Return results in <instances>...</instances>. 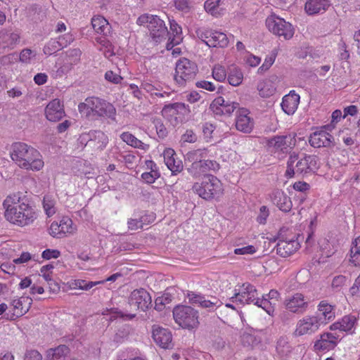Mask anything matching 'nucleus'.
I'll list each match as a JSON object with an SVG mask.
<instances>
[{
  "mask_svg": "<svg viewBox=\"0 0 360 360\" xmlns=\"http://www.w3.org/2000/svg\"><path fill=\"white\" fill-rule=\"evenodd\" d=\"M3 207L5 209L6 219L19 226H28L37 217L34 210L20 192L8 195L3 202Z\"/></svg>",
  "mask_w": 360,
  "mask_h": 360,
  "instance_id": "f257e3e1",
  "label": "nucleus"
},
{
  "mask_svg": "<svg viewBox=\"0 0 360 360\" xmlns=\"http://www.w3.org/2000/svg\"><path fill=\"white\" fill-rule=\"evenodd\" d=\"M10 157L19 167L26 170L39 171L44 166L40 153L25 143H13L11 146Z\"/></svg>",
  "mask_w": 360,
  "mask_h": 360,
  "instance_id": "f03ea898",
  "label": "nucleus"
},
{
  "mask_svg": "<svg viewBox=\"0 0 360 360\" xmlns=\"http://www.w3.org/2000/svg\"><path fill=\"white\" fill-rule=\"evenodd\" d=\"M81 115L90 120H98L102 118L115 120L116 109L114 105L105 99L97 96L86 98L78 105Z\"/></svg>",
  "mask_w": 360,
  "mask_h": 360,
  "instance_id": "7ed1b4c3",
  "label": "nucleus"
},
{
  "mask_svg": "<svg viewBox=\"0 0 360 360\" xmlns=\"http://www.w3.org/2000/svg\"><path fill=\"white\" fill-rule=\"evenodd\" d=\"M319 167V158L311 155H290L287 162L285 176L292 178L295 175H302L314 172Z\"/></svg>",
  "mask_w": 360,
  "mask_h": 360,
  "instance_id": "20e7f679",
  "label": "nucleus"
},
{
  "mask_svg": "<svg viewBox=\"0 0 360 360\" xmlns=\"http://www.w3.org/2000/svg\"><path fill=\"white\" fill-rule=\"evenodd\" d=\"M192 190L206 200L219 197L223 193L221 181L213 175L204 176L193 185Z\"/></svg>",
  "mask_w": 360,
  "mask_h": 360,
  "instance_id": "39448f33",
  "label": "nucleus"
},
{
  "mask_svg": "<svg viewBox=\"0 0 360 360\" xmlns=\"http://www.w3.org/2000/svg\"><path fill=\"white\" fill-rule=\"evenodd\" d=\"M139 25H146L150 36L155 43H160L168 36L169 32L162 20L157 15L143 14L136 21Z\"/></svg>",
  "mask_w": 360,
  "mask_h": 360,
  "instance_id": "423d86ee",
  "label": "nucleus"
},
{
  "mask_svg": "<svg viewBox=\"0 0 360 360\" xmlns=\"http://www.w3.org/2000/svg\"><path fill=\"white\" fill-rule=\"evenodd\" d=\"M198 71L197 65L186 58H180L176 63L174 79L179 86H185L193 81Z\"/></svg>",
  "mask_w": 360,
  "mask_h": 360,
  "instance_id": "0eeeda50",
  "label": "nucleus"
},
{
  "mask_svg": "<svg viewBox=\"0 0 360 360\" xmlns=\"http://www.w3.org/2000/svg\"><path fill=\"white\" fill-rule=\"evenodd\" d=\"M173 316L183 328L193 329L199 325L198 311L189 306H176L173 309Z\"/></svg>",
  "mask_w": 360,
  "mask_h": 360,
  "instance_id": "6e6552de",
  "label": "nucleus"
},
{
  "mask_svg": "<svg viewBox=\"0 0 360 360\" xmlns=\"http://www.w3.org/2000/svg\"><path fill=\"white\" fill-rule=\"evenodd\" d=\"M266 25L271 32L285 40L290 39L295 34L292 25L275 14L266 18Z\"/></svg>",
  "mask_w": 360,
  "mask_h": 360,
  "instance_id": "1a4fd4ad",
  "label": "nucleus"
},
{
  "mask_svg": "<svg viewBox=\"0 0 360 360\" xmlns=\"http://www.w3.org/2000/svg\"><path fill=\"white\" fill-rule=\"evenodd\" d=\"M323 322L320 316H305L297 321L293 335L295 337L311 335L319 330Z\"/></svg>",
  "mask_w": 360,
  "mask_h": 360,
  "instance_id": "9d476101",
  "label": "nucleus"
},
{
  "mask_svg": "<svg viewBox=\"0 0 360 360\" xmlns=\"http://www.w3.org/2000/svg\"><path fill=\"white\" fill-rule=\"evenodd\" d=\"M151 297L144 289L134 290L129 297L130 309L136 311L139 309L146 311L151 304Z\"/></svg>",
  "mask_w": 360,
  "mask_h": 360,
  "instance_id": "9b49d317",
  "label": "nucleus"
},
{
  "mask_svg": "<svg viewBox=\"0 0 360 360\" xmlns=\"http://www.w3.org/2000/svg\"><path fill=\"white\" fill-rule=\"evenodd\" d=\"M257 295L255 286L250 283H244L238 290H236L234 295L229 300L236 304H254Z\"/></svg>",
  "mask_w": 360,
  "mask_h": 360,
  "instance_id": "f8f14e48",
  "label": "nucleus"
},
{
  "mask_svg": "<svg viewBox=\"0 0 360 360\" xmlns=\"http://www.w3.org/2000/svg\"><path fill=\"white\" fill-rule=\"evenodd\" d=\"M75 231L76 228L68 217H63L59 222H52L49 230V234L57 238H62L67 234H73Z\"/></svg>",
  "mask_w": 360,
  "mask_h": 360,
  "instance_id": "ddd939ff",
  "label": "nucleus"
},
{
  "mask_svg": "<svg viewBox=\"0 0 360 360\" xmlns=\"http://www.w3.org/2000/svg\"><path fill=\"white\" fill-rule=\"evenodd\" d=\"M186 297L191 304L206 309L208 311H214L221 304L220 300L217 297H212L210 299H207L205 296L191 291L188 292Z\"/></svg>",
  "mask_w": 360,
  "mask_h": 360,
  "instance_id": "4468645a",
  "label": "nucleus"
},
{
  "mask_svg": "<svg viewBox=\"0 0 360 360\" xmlns=\"http://www.w3.org/2000/svg\"><path fill=\"white\" fill-rule=\"evenodd\" d=\"M207 157L208 150L205 148H198L188 152L186 155V160L191 163L188 171L193 175L198 176L199 168L202 167V163Z\"/></svg>",
  "mask_w": 360,
  "mask_h": 360,
  "instance_id": "2eb2a0df",
  "label": "nucleus"
},
{
  "mask_svg": "<svg viewBox=\"0 0 360 360\" xmlns=\"http://www.w3.org/2000/svg\"><path fill=\"white\" fill-rule=\"evenodd\" d=\"M200 37L210 47L225 48L229 44L226 34L221 32L206 30Z\"/></svg>",
  "mask_w": 360,
  "mask_h": 360,
  "instance_id": "dca6fc26",
  "label": "nucleus"
},
{
  "mask_svg": "<svg viewBox=\"0 0 360 360\" xmlns=\"http://www.w3.org/2000/svg\"><path fill=\"white\" fill-rule=\"evenodd\" d=\"M284 305L290 312L302 314L308 307V302L303 294L297 292L285 298Z\"/></svg>",
  "mask_w": 360,
  "mask_h": 360,
  "instance_id": "f3484780",
  "label": "nucleus"
},
{
  "mask_svg": "<svg viewBox=\"0 0 360 360\" xmlns=\"http://www.w3.org/2000/svg\"><path fill=\"white\" fill-rule=\"evenodd\" d=\"M238 103L225 100L223 97L216 98L210 104V109L217 115H230L238 107Z\"/></svg>",
  "mask_w": 360,
  "mask_h": 360,
  "instance_id": "a211bd4d",
  "label": "nucleus"
},
{
  "mask_svg": "<svg viewBox=\"0 0 360 360\" xmlns=\"http://www.w3.org/2000/svg\"><path fill=\"white\" fill-rule=\"evenodd\" d=\"M296 144L295 134L277 136L269 141V146L273 147L276 151L288 152Z\"/></svg>",
  "mask_w": 360,
  "mask_h": 360,
  "instance_id": "6ab92c4d",
  "label": "nucleus"
},
{
  "mask_svg": "<svg viewBox=\"0 0 360 360\" xmlns=\"http://www.w3.org/2000/svg\"><path fill=\"white\" fill-rule=\"evenodd\" d=\"M81 141H86V145L94 144L97 149L103 150L108 143V138L105 133L100 130L90 131L80 136Z\"/></svg>",
  "mask_w": 360,
  "mask_h": 360,
  "instance_id": "aec40b11",
  "label": "nucleus"
},
{
  "mask_svg": "<svg viewBox=\"0 0 360 360\" xmlns=\"http://www.w3.org/2000/svg\"><path fill=\"white\" fill-rule=\"evenodd\" d=\"M45 116L50 122H58L65 116L63 105L58 99L50 101L45 108Z\"/></svg>",
  "mask_w": 360,
  "mask_h": 360,
  "instance_id": "412c9836",
  "label": "nucleus"
},
{
  "mask_svg": "<svg viewBox=\"0 0 360 360\" xmlns=\"http://www.w3.org/2000/svg\"><path fill=\"white\" fill-rule=\"evenodd\" d=\"M339 336L331 333H324L314 342V348L318 352L329 351L334 349L338 342Z\"/></svg>",
  "mask_w": 360,
  "mask_h": 360,
  "instance_id": "4be33fe9",
  "label": "nucleus"
},
{
  "mask_svg": "<svg viewBox=\"0 0 360 360\" xmlns=\"http://www.w3.org/2000/svg\"><path fill=\"white\" fill-rule=\"evenodd\" d=\"M246 108H240L237 112L236 119V129L243 133H250L254 127V121L249 115Z\"/></svg>",
  "mask_w": 360,
  "mask_h": 360,
  "instance_id": "5701e85b",
  "label": "nucleus"
},
{
  "mask_svg": "<svg viewBox=\"0 0 360 360\" xmlns=\"http://www.w3.org/2000/svg\"><path fill=\"white\" fill-rule=\"evenodd\" d=\"M153 338L162 348L169 349L172 347V335L168 329L155 327L153 330Z\"/></svg>",
  "mask_w": 360,
  "mask_h": 360,
  "instance_id": "b1692460",
  "label": "nucleus"
},
{
  "mask_svg": "<svg viewBox=\"0 0 360 360\" xmlns=\"http://www.w3.org/2000/svg\"><path fill=\"white\" fill-rule=\"evenodd\" d=\"M333 137L325 130L314 131L309 137V143L314 148L330 147L333 144Z\"/></svg>",
  "mask_w": 360,
  "mask_h": 360,
  "instance_id": "393cba45",
  "label": "nucleus"
},
{
  "mask_svg": "<svg viewBox=\"0 0 360 360\" xmlns=\"http://www.w3.org/2000/svg\"><path fill=\"white\" fill-rule=\"evenodd\" d=\"M163 157L165 165L172 172V174H176L182 171V162L175 158L176 153L172 148H166L163 152Z\"/></svg>",
  "mask_w": 360,
  "mask_h": 360,
  "instance_id": "a878e982",
  "label": "nucleus"
},
{
  "mask_svg": "<svg viewBox=\"0 0 360 360\" xmlns=\"http://www.w3.org/2000/svg\"><path fill=\"white\" fill-rule=\"evenodd\" d=\"M273 203L283 212L290 211L292 203L290 198L281 190H275L271 195Z\"/></svg>",
  "mask_w": 360,
  "mask_h": 360,
  "instance_id": "bb28decb",
  "label": "nucleus"
},
{
  "mask_svg": "<svg viewBox=\"0 0 360 360\" xmlns=\"http://www.w3.org/2000/svg\"><path fill=\"white\" fill-rule=\"evenodd\" d=\"M32 303V300L30 297L22 296L18 299H15L11 302L13 307V314L11 319H13V316L19 317L26 314Z\"/></svg>",
  "mask_w": 360,
  "mask_h": 360,
  "instance_id": "cd10ccee",
  "label": "nucleus"
},
{
  "mask_svg": "<svg viewBox=\"0 0 360 360\" xmlns=\"http://www.w3.org/2000/svg\"><path fill=\"white\" fill-rule=\"evenodd\" d=\"M300 248L297 240H281L277 243L276 253L282 257H287L295 252Z\"/></svg>",
  "mask_w": 360,
  "mask_h": 360,
  "instance_id": "c85d7f7f",
  "label": "nucleus"
},
{
  "mask_svg": "<svg viewBox=\"0 0 360 360\" xmlns=\"http://www.w3.org/2000/svg\"><path fill=\"white\" fill-rule=\"evenodd\" d=\"M300 99V96L295 94V91H291L283 98L281 103L283 110L289 115H293L297 109Z\"/></svg>",
  "mask_w": 360,
  "mask_h": 360,
  "instance_id": "c756f323",
  "label": "nucleus"
},
{
  "mask_svg": "<svg viewBox=\"0 0 360 360\" xmlns=\"http://www.w3.org/2000/svg\"><path fill=\"white\" fill-rule=\"evenodd\" d=\"M356 323V319L354 316H345L340 321L333 323L330 326L332 330H339L345 332H352Z\"/></svg>",
  "mask_w": 360,
  "mask_h": 360,
  "instance_id": "7c9ffc66",
  "label": "nucleus"
},
{
  "mask_svg": "<svg viewBox=\"0 0 360 360\" xmlns=\"http://www.w3.org/2000/svg\"><path fill=\"white\" fill-rule=\"evenodd\" d=\"M328 0H308L305 4V11L309 15H314L326 11L329 6Z\"/></svg>",
  "mask_w": 360,
  "mask_h": 360,
  "instance_id": "2f4dec72",
  "label": "nucleus"
},
{
  "mask_svg": "<svg viewBox=\"0 0 360 360\" xmlns=\"http://www.w3.org/2000/svg\"><path fill=\"white\" fill-rule=\"evenodd\" d=\"M91 25L95 32L98 34L106 35L110 31L108 21L103 16H94L91 20Z\"/></svg>",
  "mask_w": 360,
  "mask_h": 360,
  "instance_id": "473e14b6",
  "label": "nucleus"
},
{
  "mask_svg": "<svg viewBox=\"0 0 360 360\" xmlns=\"http://www.w3.org/2000/svg\"><path fill=\"white\" fill-rule=\"evenodd\" d=\"M170 30L174 34L172 39L169 38V41L167 44V49L170 50L173 49L175 45L179 44L182 40L181 37V27L174 20H169Z\"/></svg>",
  "mask_w": 360,
  "mask_h": 360,
  "instance_id": "72a5a7b5",
  "label": "nucleus"
},
{
  "mask_svg": "<svg viewBox=\"0 0 360 360\" xmlns=\"http://www.w3.org/2000/svg\"><path fill=\"white\" fill-rule=\"evenodd\" d=\"M121 139L129 146H131L135 148L141 149L143 150H148L149 149V145L142 142L138 139L133 134L129 132H123L120 135Z\"/></svg>",
  "mask_w": 360,
  "mask_h": 360,
  "instance_id": "f704fd0d",
  "label": "nucleus"
},
{
  "mask_svg": "<svg viewBox=\"0 0 360 360\" xmlns=\"http://www.w3.org/2000/svg\"><path fill=\"white\" fill-rule=\"evenodd\" d=\"M314 316H320L322 317L323 325L328 323V321L331 320L335 317V313L333 311V307L323 301L321 302L319 304L318 312Z\"/></svg>",
  "mask_w": 360,
  "mask_h": 360,
  "instance_id": "c9c22d12",
  "label": "nucleus"
},
{
  "mask_svg": "<svg viewBox=\"0 0 360 360\" xmlns=\"http://www.w3.org/2000/svg\"><path fill=\"white\" fill-rule=\"evenodd\" d=\"M190 112L188 105L183 103H175L165 105L162 110L163 113H169L171 116H174L178 114L185 115Z\"/></svg>",
  "mask_w": 360,
  "mask_h": 360,
  "instance_id": "e433bc0d",
  "label": "nucleus"
},
{
  "mask_svg": "<svg viewBox=\"0 0 360 360\" xmlns=\"http://www.w3.org/2000/svg\"><path fill=\"white\" fill-rule=\"evenodd\" d=\"M276 86L271 79H265L257 85L259 95L264 98H268L276 92Z\"/></svg>",
  "mask_w": 360,
  "mask_h": 360,
  "instance_id": "4c0bfd02",
  "label": "nucleus"
},
{
  "mask_svg": "<svg viewBox=\"0 0 360 360\" xmlns=\"http://www.w3.org/2000/svg\"><path fill=\"white\" fill-rule=\"evenodd\" d=\"M229 83L237 86L240 85L243 79V75L241 70L236 65H232L229 67V72L227 76Z\"/></svg>",
  "mask_w": 360,
  "mask_h": 360,
  "instance_id": "58836bf2",
  "label": "nucleus"
},
{
  "mask_svg": "<svg viewBox=\"0 0 360 360\" xmlns=\"http://www.w3.org/2000/svg\"><path fill=\"white\" fill-rule=\"evenodd\" d=\"M57 201L55 198L51 195H45L43 200V208L48 217L53 216L57 210Z\"/></svg>",
  "mask_w": 360,
  "mask_h": 360,
  "instance_id": "ea45409f",
  "label": "nucleus"
},
{
  "mask_svg": "<svg viewBox=\"0 0 360 360\" xmlns=\"http://www.w3.org/2000/svg\"><path fill=\"white\" fill-rule=\"evenodd\" d=\"M69 352V349L65 345H60L49 352V360H64Z\"/></svg>",
  "mask_w": 360,
  "mask_h": 360,
  "instance_id": "a19ab883",
  "label": "nucleus"
},
{
  "mask_svg": "<svg viewBox=\"0 0 360 360\" xmlns=\"http://www.w3.org/2000/svg\"><path fill=\"white\" fill-rule=\"evenodd\" d=\"M104 281H87L86 280L82 279H77L75 280L73 282H72L70 286L72 289H79L82 290H88L93 288L94 286L103 283Z\"/></svg>",
  "mask_w": 360,
  "mask_h": 360,
  "instance_id": "79ce46f5",
  "label": "nucleus"
},
{
  "mask_svg": "<svg viewBox=\"0 0 360 360\" xmlns=\"http://www.w3.org/2000/svg\"><path fill=\"white\" fill-rule=\"evenodd\" d=\"M352 244L350 262L354 266H360V237L356 238Z\"/></svg>",
  "mask_w": 360,
  "mask_h": 360,
  "instance_id": "37998d69",
  "label": "nucleus"
},
{
  "mask_svg": "<svg viewBox=\"0 0 360 360\" xmlns=\"http://www.w3.org/2000/svg\"><path fill=\"white\" fill-rule=\"evenodd\" d=\"M276 350L281 356H287L291 352V346L286 338L281 337L277 342Z\"/></svg>",
  "mask_w": 360,
  "mask_h": 360,
  "instance_id": "c03bdc74",
  "label": "nucleus"
},
{
  "mask_svg": "<svg viewBox=\"0 0 360 360\" xmlns=\"http://www.w3.org/2000/svg\"><path fill=\"white\" fill-rule=\"evenodd\" d=\"M62 49L63 48L58 39H51L44 47L43 51L45 54L50 56Z\"/></svg>",
  "mask_w": 360,
  "mask_h": 360,
  "instance_id": "a18cd8bd",
  "label": "nucleus"
},
{
  "mask_svg": "<svg viewBox=\"0 0 360 360\" xmlns=\"http://www.w3.org/2000/svg\"><path fill=\"white\" fill-rule=\"evenodd\" d=\"M212 73L213 78L219 82H224L227 77L225 68L220 64H217L213 67Z\"/></svg>",
  "mask_w": 360,
  "mask_h": 360,
  "instance_id": "49530a36",
  "label": "nucleus"
},
{
  "mask_svg": "<svg viewBox=\"0 0 360 360\" xmlns=\"http://www.w3.org/2000/svg\"><path fill=\"white\" fill-rule=\"evenodd\" d=\"M220 165L215 160H205L202 163V167L199 168V175L201 173L207 172L209 171L217 172L219 169Z\"/></svg>",
  "mask_w": 360,
  "mask_h": 360,
  "instance_id": "de8ad7c7",
  "label": "nucleus"
},
{
  "mask_svg": "<svg viewBox=\"0 0 360 360\" xmlns=\"http://www.w3.org/2000/svg\"><path fill=\"white\" fill-rule=\"evenodd\" d=\"M37 52L30 49H25L20 53V60L25 63H31L36 59Z\"/></svg>",
  "mask_w": 360,
  "mask_h": 360,
  "instance_id": "09e8293b",
  "label": "nucleus"
},
{
  "mask_svg": "<svg viewBox=\"0 0 360 360\" xmlns=\"http://www.w3.org/2000/svg\"><path fill=\"white\" fill-rule=\"evenodd\" d=\"M221 0H207L205 3V9L212 15L219 13V6Z\"/></svg>",
  "mask_w": 360,
  "mask_h": 360,
  "instance_id": "8fccbe9b",
  "label": "nucleus"
},
{
  "mask_svg": "<svg viewBox=\"0 0 360 360\" xmlns=\"http://www.w3.org/2000/svg\"><path fill=\"white\" fill-rule=\"evenodd\" d=\"M240 342L245 347H252L257 343V339L253 335L244 332L240 335Z\"/></svg>",
  "mask_w": 360,
  "mask_h": 360,
  "instance_id": "3c124183",
  "label": "nucleus"
},
{
  "mask_svg": "<svg viewBox=\"0 0 360 360\" xmlns=\"http://www.w3.org/2000/svg\"><path fill=\"white\" fill-rule=\"evenodd\" d=\"M160 171H150L144 172L141 174V179L147 184H153L156 179L160 178Z\"/></svg>",
  "mask_w": 360,
  "mask_h": 360,
  "instance_id": "603ef678",
  "label": "nucleus"
},
{
  "mask_svg": "<svg viewBox=\"0 0 360 360\" xmlns=\"http://www.w3.org/2000/svg\"><path fill=\"white\" fill-rule=\"evenodd\" d=\"M275 302H272L268 298L263 296L262 299H259L257 297L254 304L264 309L269 314H271V309L269 305L275 304Z\"/></svg>",
  "mask_w": 360,
  "mask_h": 360,
  "instance_id": "864d4df0",
  "label": "nucleus"
},
{
  "mask_svg": "<svg viewBox=\"0 0 360 360\" xmlns=\"http://www.w3.org/2000/svg\"><path fill=\"white\" fill-rule=\"evenodd\" d=\"M146 217H141L140 219H130L128 221V227L129 229L132 231L137 230L139 229H142L143 227V224L146 222Z\"/></svg>",
  "mask_w": 360,
  "mask_h": 360,
  "instance_id": "5fc2aeb1",
  "label": "nucleus"
},
{
  "mask_svg": "<svg viewBox=\"0 0 360 360\" xmlns=\"http://www.w3.org/2000/svg\"><path fill=\"white\" fill-rule=\"evenodd\" d=\"M53 269V264H47L41 266L40 269L41 275L47 282L52 281V270Z\"/></svg>",
  "mask_w": 360,
  "mask_h": 360,
  "instance_id": "6e6d98bb",
  "label": "nucleus"
},
{
  "mask_svg": "<svg viewBox=\"0 0 360 360\" xmlns=\"http://www.w3.org/2000/svg\"><path fill=\"white\" fill-rule=\"evenodd\" d=\"M100 43L102 44V48L100 49V51H101L104 56L110 58L111 56H114V51L112 49V45L108 42L106 41L105 39H101Z\"/></svg>",
  "mask_w": 360,
  "mask_h": 360,
  "instance_id": "4d7b16f0",
  "label": "nucleus"
},
{
  "mask_svg": "<svg viewBox=\"0 0 360 360\" xmlns=\"http://www.w3.org/2000/svg\"><path fill=\"white\" fill-rule=\"evenodd\" d=\"M197 139V135L191 129H187L181 139L184 143H195Z\"/></svg>",
  "mask_w": 360,
  "mask_h": 360,
  "instance_id": "13d9d810",
  "label": "nucleus"
},
{
  "mask_svg": "<svg viewBox=\"0 0 360 360\" xmlns=\"http://www.w3.org/2000/svg\"><path fill=\"white\" fill-rule=\"evenodd\" d=\"M105 79L107 81L116 84H120L122 80V77L120 75L113 72L111 70L107 71L105 72Z\"/></svg>",
  "mask_w": 360,
  "mask_h": 360,
  "instance_id": "bf43d9fd",
  "label": "nucleus"
},
{
  "mask_svg": "<svg viewBox=\"0 0 360 360\" xmlns=\"http://www.w3.org/2000/svg\"><path fill=\"white\" fill-rule=\"evenodd\" d=\"M275 58V55H271L270 56L266 57L262 65L258 69V72L262 73L268 70L270 68V67L274 64Z\"/></svg>",
  "mask_w": 360,
  "mask_h": 360,
  "instance_id": "052dcab7",
  "label": "nucleus"
},
{
  "mask_svg": "<svg viewBox=\"0 0 360 360\" xmlns=\"http://www.w3.org/2000/svg\"><path fill=\"white\" fill-rule=\"evenodd\" d=\"M157 134L160 138H164L167 136V131L166 127L164 126V124L161 122V121L159 119H155L153 121Z\"/></svg>",
  "mask_w": 360,
  "mask_h": 360,
  "instance_id": "680f3d73",
  "label": "nucleus"
},
{
  "mask_svg": "<svg viewBox=\"0 0 360 360\" xmlns=\"http://www.w3.org/2000/svg\"><path fill=\"white\" fill-rule=\"evenodd\" d=\"M347 282V278L345 276L339 275L335 276L333 279L331 285L333 288L338 290L342 287Z\"/></svg>",
  "mask_w": 360,
  "mask_h": 360,
  "instance_id": "e2e57ef3",
  "label": "nucleus"
},
{
  "mask_svg": "<svg viewBox=\"0 0 360 360\" xmlns=\"http://www.w3.org/2000/svg\"><path fill=\"white\" fill-rule=\"evenodd\" d=\"M257 249L253 245H247L243 248H236L234 250V253L236 255H252L255 253Z\"/></svg>",
  "mask_w": 360,
  "mask_h": 360,
  "instance_id": "0e129e2a",
  "label": "nucleus"
},
{
  "mask_svg": "<svg viewBox=\"0 0 360 360\" xmlns=\"http://www.w3.org/2000/svg\"><path fill=\"white\" fill-rule=\"evenodd\" d=\"M60 255L58 250L46 249L42 252V257L45 259H57Z\"/></svg>",
  "mask_w": 360,
  "mask_h": 360,
  "instance_id": "69168bd1",
  "label": "nucleus"
},
{
  "mask_svg": "<svg viewBox=\"0 0 360 360\" xmlns=\"http://www.w3.org/2000/svg\"><path fill=\"white\" fill-rule=\"evenodd\" d=\"M214 126L209 122H206L202 127V132L205 139L207 140L210 139L212 137V133L214 131Z\"/></svg>",
  "mask_w": 360,
  "mask_h": 360,
  "instance_id": "338daca9",
  "label": "nucleus"
},
{
  "mask_svg": "<svg viewBox=\"0 0 360 360\" xmlns=\"http://www.w3.org/2000/svg\"><path fill=\"white\" fill-rule=\"evenodd\" d=\"M61 44L63 48H65L68 46L69 44H70L71 42L74 41V37L70 33H66L62 36H60L58 38H57Z\"/></svg>",
  "mask_w": 360,
  "mask_h": 360,
  "instance_id": "774afa93",
  "label": "nucleus"
}]
</instances>
